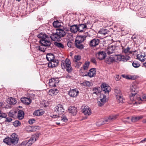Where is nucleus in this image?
Masks as SVG:
<instances>
[{"label":"nucleus","mask_w":146,"mask_h":146,"mask_svg":"<svg viewBox=\"0 0 146 146\" xmlns=\"http://www.w3.org/2000/svg\"><path fill=\"white\" fill-rule=\"evenodd\" d=\"M66 33V32L64 30L60 29H58L55 33L51 35L50 37L53 41H59L65 35Z\"/></svg>","instance_id":"f257e3e1"},{"label":"nucleus","mask_w":146,"mask_h":146,"mask_svg":"<svg viewBox=\"0 0 146 146\" xmlns=\"http://www.w3.org/2000/svg\"><path fill=\"white\" fill-rule=\"evenodd\" d=\"M19 138L15 133H13L10 137H7L3 140V142L9 145H15L18 142Z\"/></svg>","instance_id":"f03ea898"},{"label":"nucleus","mask_w":146,"mask_h":146,"mask_svg":"<svg viewBox=\"0 0 146 146\" xmlns=\"http://www.w3.org/2000/svg\"><path fill=\"white\" fill-rule=\"evenodd\" d=\"M40 43L41 44V45L36 46V48L37 50H38L40 51L43 52L45 51L47 47H49L51 44L50 41L47 40H42Z\"/></svg>","instance_id":"7ed1b4c3"},{"label":"nucleus","mask_w":146,"mask_h":146,"mask_svg":"<svg viewBox=\"0 0 146 146\" xmlns=\"http://www.w3.org/2000/svg\"><path fill=\"white\" fill-rule=\"evenodd\" d=\"M119 49V47L117 44H110L108 47L107 53L110 54L113 52H118Z\"/></svg>","instance_id":"20e7f679"},{"label":"nucleus","mask_w":146,"mask_h":146,"mask_svg":"<svg viewBox=\"0 0 146 146\" xmlns=\"http://www.w3.org/2000/svg\"><path fill=\"white\" fill-rule=\"evenodd\" d=\"M117 115L110 116L108 117L107 120H105L104 121L101 120L100 121L97 122L96 123V124L97 126H100L101 125L106 123V122L108 121L115 120L117 118Z\"/></svg>","instance_id":"39448f33"},{"label":"nucleus","mask_w":146,"mask_h":146,"mask_svg":"<svg viewBox=\"0 0 146 146\" xmlns=\"http://www.w3.org/2000/svg\"><path fill=\"white\" fill-rule=\"evenodd\" d=\"M131 96H130V99L132 101H135V103H137V102L142 100V98L140 97V96L136 93H131Z\"/></svg>","instance_id":"423d86ee"},{"label":"nucleus","mask_w":146,"mask_h":146,"mask_svg":"<svg viewBox=\"0 0 146 146\" xmlns=\"http://www.w3.org/2000/svg\"><path fill=\"white\" fill-rule=\"evenodd\" d=\"M68 94L70 97L73 98H76L78 95L79 91L77 88L70 89L69 91Z\"/></svg>","instance_id":"0eeeda50"},{"label":"nucleus","mask_w":146,"mask_h":146,"mask_svg":"<svg viewBox=\"0 0 146 146\" xmlns=\"http://www.w3.org/2000/svg\"><path fill=\"white\" fill-rule=\"evenodd\" d=\"M55 111L56 112L58 115H59L62 114L64 112V109L62 105L58 104L55 107Z\"/></svg>","instance_id":"6e6552de"},{"label":"nucleus","mask_w":146,"mask_h":146,"mask_svg":"<svg viewBox=\"0 0 146 146\" xmlns=\"http://www.w3.org/2000/svg\"><path fill=\"white\" fill-rule=\"evenodd\" d=\"M101 87L102 90L104 91L106 94H108L111 90L110 87L105 83H102Z\"/></svg>","instance_id":"1a4fd4ad"},{"label":"nucleus","mask_w":146,"mask_h":146,"mask_svg":"<svg viewBox=\"0 0 146 146\" xmlns=\"http://www.w3.org/2000/svg\"><path fill=\"white\" fill-rule=\"evenodd\" d=\"M106 56V54L105 52L100 51L96 53V57L100 60L104 59Z\"/></svg>","instance_id":"9d476101"},{"label":"nucleus","mask_w":146,"mask_h":146,"mask_svg":"<svg viewBox=\"0 0 146 146\" xmlns=\"http://www.w3.org/2000/svg\"><path fill=\"white\" fill-rule=\"evenodd\" d=\"M82 113L86 115H89L92 113L91 110L90 108L88 106L84 107L82 110Z\"/></svg>","instance_id":"9b49d317"},{"label":"nucleus","mask_w":146,"mask_h":146,"mask_svg":"<svg viewBox=\"0 0 146 146\" xmlns=\"http://www.w3.org/2000/svg\"><path fill=\"white\" fill-rule=\"evenodd\" d=\"M38 138V137L37 135H33L29 140H27L28 146H31L34 142L36 141Z\"/></svg>","instance_id":"f8f14e48"},{"label":"nucleus","mask_w":146,"mask_h":146,"mask_svg":"<svg viewBox=\"0 0 146 146\" xmlns=\"http://www.w3.org/2000/svg\"><path fill=\"white\" fill-rule=\"evenodd\" d=\"M88 35V33L86 32L85 35L79 36L77 37V40L75 41L82 43L86 40Z\"/></svg>","instance_id":"ddd939ff"},{"label":"nucleus","mask_w":146,"mask_h":146,"mask_svg":"<svg viewBox=\"0 0 146 146\" xmlns=\"http://www.w3.org/2000/svg\"><path fill=\"white\" fill-rule=\"evenodd\" d=\"M37 37L38 38H41V39L39 41L40 42H41L40 41L42 40H45L47 41H50L49 37L48 36L45 34H43L42 33L39 34L38 35Z\"/></svg>","instance_id":"4468645a"},{"label":"nucleus","mask_w":146,"mask_h":146,"mask_svg":"<svg viewBox=\"0 0 146 146\" xmlns=\"http://www.w3.org/2000/svg\"><path fill=\"white\" fill-rule=\"evenodd\" d=\"M96 73V69L95 68H92L89 70L87 73V75L90 78L95 76Z\"/></svg>","instance_id":"2eb2a0df"},{"label":"nucleus","mask_w":146,"mask_h":146,"mask_svg":"<svg viewBox=\"0 0 146 146\" xmlns=\"http://www.w3.org/2000/svg\"><path fill=\"white\" fill-rule=\"evenodd\" d=\"M99 42V40L98 39H94L91 40L89 43L90 46L94 47L98 45Z\"/></svg>","instance_id":"dca6fc26"},{"label":"nucleus","mask_w":146,"mask_h":146,"mask_svg":"<svg viewBox=\"0 0 146 146\" xmlns=\"http://www.w3.org/2000/svg\"><path fill=\"white\" fill-rule=\"evenodd\" d=\"M21 102L23 104L28 105L31 102V100L29 98L24 97L21 98Z\"/></svg>","instance_id":"f3484780"},{"label":"nucleus","mask_w":146,"mask_h":146,"mask_svg":"<svg viewBox=\"0 0 146 146\" xmlns=\"http://www.w3.org/2000/svg\"><path fill=\"white\" fill-rule=\"evenodd\" d=\"M69 112L73 115H74L76 114L77 110L76 107L74 106H70L68 109Z\"/></svg>","instance_id":"a211bd4d"},{"label":"nucleus","mask_w":146,"mask_h":146,"mask_svg":"<svg viewBox=\"0 0 146 146\" xmlns=\"http://www.w3.org/2000/svg\"><path fill=\"white\" fill-rule=\"evenodd\" d=\"M86 25L84 24H79L78 26V31L80 32H84L85 29H86Z\"/></svg>","instance_id":"6ab92c4d"},{"label":"nucleus","mask_w":146,"mask_h":146,"mask_svg":"<svg viewBox=\"0 0 146 146\" xmlns=\"http://www.w3.org/2000/svg\"><path fill=\"white\" fill-rule=\"evenodd\" d=\"M146 55L145 53H141L140 54H138L137 55V57L138 60L141 62L145 61V57Z\"/></svg>","instance_id":"aec40b11"},{"label":"nucleus","mask_w":146,"mask_h":146,"mask_svg":"<svg viewBox=\"0 0 146 146\" xmlns=\"http://www.w3.org/2000/svg\"><path fill=\"white\" fill-rule=\"evenodd\" d=\"M143 117L142 116H133L131 117V122L135 123L138 121L140 119H142Z\"/></svg>","instance_id":"412c9836"},{"label":"nucleus","mask_w":146,"mask_h":146,"mask_svg":"<svg viewBox=\"0 0 146 146\" xmlns=\"http://www.w3.org/2000/svg\"><path fill=\"white\" fill-rule=\"evenodd\" d=\"M56 80H58V79L52 78L50 79L49 80V84L50 86L51 87H55L56 86V83H57V82H56Z\"/></svg>","instance_id":"4be33fe9"},{"label":"nucleus","mask_w":146,"mask_h":146,"mask_svg":"<svg viewBox=\"0 0 146 146\" xmlns=\"http://www.w3.org/2000/svg\"><path fill=\"white\" fill-rule=\"evenodd\" d=\"M46 58L48 61H52L54 59V56L53 54L49 53L46 54Z\"/></svg>","instance_id":"5701e85b"},{"label":"nucleus","mask_w":146,"mask_h":146,"mask_svg":"<svg viewBox=\"0 0 146 146\" xmlns=\"http://www.w3.org/2000/svg\"><path fill=\"white\" fill-rule=\"evenodd\" d=\"M115 62L113 55H111L105 60V62L108 64H110L111 62Z\"/></svg>","instance_id":"b1692460"},{"label":"nucleus","mask_w":146,"mask_h":146,"mask_svg":"<svg viewBox=\"0 0 146 146\" xmlns=\"http://www.w3.org/2000/svg\"><path fill=\"white\" fill-rule=\"evenodd\" d=\"M70 31L73 33H75L78 31V26L74 25L71 26L70 27Z\"/></svg>","instance_id":"393cba45"},{"label":"nucleus","mask_w":146,"mask_h":146,"mask_svg":"<svg viewBox=\"0 0 146 146\" xmlns=\"http://www.w3.org/2000/svg\"><path fill=\"white\" fill-rule=\"evenodd\" d=\"M75 45L78 48L81 50L84 48V46L82 43L75 41Z\"/></svg>","instance_id":"a878e982"},{"label":"nucleus","mask_w":146,"mask_h":146,"mask_svg":"<svg viewBox=\"0 0 146 146\" xmlns=\"http://www.w3.org/2000/svg\"><path fill=\"white\" fill-rule=\"evenodd\" d=\"M130 57L127 55H120V61L126 62L127 60L130 59Z\"/></svg>","instance_id":"bb28decb"},{"label":"nucleus","mask_w":146,"mask_h":146,"mask_svg":"<svg viewBox=\"0 0 146 146\" xmlns=\"http://www.w3.org/2000/svg\"><path fill=\"white\" fill-rule=\"evenodd\" d=\"M7 102L10 104H15L16 103L15 99L12 97H10L7 100Z\"/></svg>","instance_id":"cd10ccee"},{"label":"nucleus","mask_w":146,"mask_h":146,"mask_svg":"<svg viewBox=\"0 0 146 146\" xmlns=\"http://www.w3.org/2000/svg\"><path fill=\"white\" fill-rule=\"evenodd\" d=\"M24 112L21 110L19 111L18 112L17 117L19 119H22L24 117Z\"/></svg>","instance_id":"c85d7f7f"},{"label":"nucleus","mask_w":146,"mask_h":146,"mask_svg":"<svg viewBox=\"0 0 146 146\" xmlns=\"http://www.w3.org/2000/svg\"><path fill=\"white\" fill-rule=\"evenodd\" d=\"M114 93L115 95V96H119L122 94V92L120 89L117 87L115 88Z\"/></svg>","instance_id":"c756f323"},{"label":"nucleus","mask_w":146,"mask_h":146,"mask_svg":"<svg viewBox=\"0 0 146 146\" xmlns=\"http://www.w3.org/2000/svg\"><path fill=\"white\" fill-rule=\"evenodd\" d=\"M44 113V112L41 110H37L35 111L33 113V115L36 116H39L42 115Z\"/></svg>","instance_id":"7c9ffc66"},{"label":"nucleus","mask_w":146,"mask_h":146,"mask_svg":"<svg viewBox=\"0 0 146 146\" xmlns=\"http://www.w3.org/2000/svg\"><path fill=\"white\" fill-rule=\"evenodd\" d=\"M100 88L95 87L93 88L92 90V93L93 94H95L97 95H98L100 92Z\"/></svg>","instance_id":"2f4dec72"},{"label":"nucleus","mask_w":146,"mask_h":146,"mask_svg":"<svg viewBox=\"0 0 146 146\" xmlns=\"http://www.w3.org/2000/svg\"><path fill=\"white\" fill-rule=\"evenodd\" d=\"M62 22H60L58 21H54L53 23V25L54 27L56 28L59 27L61 26Z\"/></svg>","instance_id":"473e14b6"},{"label":"nucleus","mask_w":146,"mask_h":146,"mask_svg":"<svg viewBox=\"0 0 146 146\" xmlns=\"http://www.w3.org/2000/svg\"><path fill=\"white\" fill-rule=\"evenodd\" d=\"M17 112L15 110H11L9 113V115L11 117H14L16 116Z\"/></svg>","instance_id":"72a5a7b5"},{"label":"nucleus","mask_w":146,"mask_h":146,"mask_svg":"<svg viewBox=\"0 0 146 146\" xmlns=\"http://www.w3.org/2000/svg\"><path fill=\"white\" fill-rule=\"evenodd\" d=\"M118 102L119 103H122L123 102L124 100L123 98L122 94L119 96H116Z\"/></svg>","instance_id":"f704fd0d"},{"label":"nucleus","mask_w":146,"mask_h":146,"mask_svg":"<svg viewBox=\"0 0 146 146\" xmlns=\"http://www.w3.org/2000/svg\"><path fill=\"white\" fill-rule=\"evenodd\" d=\"M90 62L88 61H86L84 64L83 68L84 70H87L89 67Z\"/></svg>","instance_id":"c9c22d12"},{"label":"nucleus","mask_w":146,"mask_h":146,"mask_svg":"<svg viewBox=\"0 0 146 146\" xmlns=\"http://www.w3.org/2000/svg\"><path fill=\"white\" fill-rule=\"evenodd\" d=\"M113 56L115 62H117L120 61V55L114 54Z\"/></svg>","instance_id":"e433bc0d"},{"label":"nucleus","mask_w":146,"mask_h":146,"mask_svg":"<svg viewBox=\"0 0 146 146\" xmlns=\"http://www.w3.org/2000/svg\"><path fill=\"white\" fill-rule=\"evenodd\" d=\"M108 32V30L106 29H101V31H99L98 33L101 34H103L105 35L106 34H107Z\"/></svg>","instance_id":"4c0bfd02"},{"label":"nucleus","mask_w":146,"mask_h":146,"mask_svg":"<svg viewBox=\"0 0 146 146\" xmlns=\"http://www.w3.org/2000/svg\"><path fill=\"white\" fill-rule=\"evenodd\" d=\"M54 44L55 46H56L59 48H64V45L61 43L58 42H54Z\"/></svg>","instance_id":"58836bf2"},{"label":"nucleus","mask_w":146,"mask_h":146,"mask_svg":"<svg viewBox=\"0 0 146 146\" xmlns=\"http://www.w3.org/2000/svg\"><path fill=\"white\" fill-rule=\"evenodd\" d=\"M133 66L135 68L139 67L140 65V64L138 62L134 61L132 63Z\"/></svg>","instance_id":"ea45409f"},{"label":"nucleus","mask_w":146,"mask_h":146,"mask_svg":"<svg viewBox=\"0 0 146 146\" xmlns=\"http://www.w3.org/2000/svg\"><path fill=\"white\" fill-rule=\"evenodd\" d=\"M130 48L129 47H127L126 48H123V52L125 54H127L129 52V53H131V51H129Z\"/></svg>","instance_id":"a19ab883"},{"label":"nucleus","mask_w":146,"mask_h":146,"mask_svg":"<svg viewBox=\"0 0 146 146\" xmlns=\"http://www.w3.org/2000/svg\"><path fill=\"white\" fill-rule=\"evenodd\" d=\"M83 86H90L91 85V83L89 81H86L81 83Z\"/></svg>","instance_id":"79ce46f5"},{"label":"nucleus","mask_w":146,"mask_h":146,"mask_svg":"<svg viewBox=\"0 0 146 146\" xmlns=\"http://www.w3.org/2000/svg\"><path fill=\"white\" fill-rule=\"evenodd\" d=\"M52 62L53 68L55 67L58 65V60L54 59Z\"/></svg>","instance_id":"37998d69"},{"label":"nucleus","mask_w":146,"mask_h":146,"mask_svg":"<svg viewBox=\"0 0 146 146\" xmlns=\"http://www.w3.org/2000/svg\"><path fill=\"white\" fill-rule=\"evenodd\" d=\"M81 59V57L79 55H75L74 59V61L76 62H78Z\"/></svg>","instance_id":"c03bdc74"},{"label":"nucleus","mask_w":146,"mask_h":146,"mask_svg":"<svg viewBox=\"0 0 146 146\" xmlns=\"http://www.w3.org/2000/svg\"><path fill=\"white\" fill-rule=\"evenodd\" d=\"M21 122L19 121L16 120L13 122V125L15 127H17L21 125Z\"/></svg>","instance_id":"a18cd8bd"},{"label":"nucleus","mask_w":146,"mask_h":146,"mask_svg":"<svg viewBox=\"0 0 146 146\" xmlns=\"http://www.w3.org/2000/svg\"><path fill=\"white\" fill-rule=\"evenodd\" d=\"M50 91L54 95H56L58 92V91L57 89H51Z\"/></svg>","instance_id":"49530a36"},{"label":"nucleus","mask_w":146,"mask_h":146,"mask_svg":"<svg viewBox=\"0 0 146 146\" xmlns=\"http://www.w3.org/2000/svg\"><path fill=\"white\" fill-rule=\"evenodd\" d=\"M7 114L1 112L0 110V119L2 118H5L7 117Z\"/></svg>","instance_id":"de8ad7c7"},{"label":"nucleus","mask_w":146,"mask_h":146,"mask_svg":"<svg viewBox=\"0 0 146 146\" xmlns=\"http://www.w3.org/2000/svg\"><path fill=\"white\" fill-rule=\"evenodd\" d=\"M61 120L63 122H67L68 119L66 116L65 115H63L61 117Z\"/></svg>","instance_id":"09e8293b"},{"label":"nucleus","mask_w":146,"mask_h":146,"mask_svg":"<svg viewBox=\"0 0 146 146\" xmlns=\"http://www.w3.org/2000/svg\"><path fill=\"white\" fill-rule=\"evenodd\" d=\"M123 121L125 123H129L131 121V119L129 117H127L126 118H125L123 119Z\"/></svg>","instance_id":"8fccbe9b"},{"label":"nucleus","mask_w":146,"mask_h":146,"mask_svg":"<svg viewBox=\"0 0 146 146\" xmlns=\"http://www.w3.org/2000/svg\"><path fill=\"white\" fill-rule=\"evenodd\" d=\"M100 98L102 99L103 103H105L106 102V97L105 95L102 94L100 96Z\"/></svg>","instance_id":"3c124183"},{"label":"nucleus","mask_w":146,"mask_h":146,"mask_svg":"<svg viewBox=\"0 0 146 146\" xmlns=\"http://www.w3.org/2000/svg\"><path fill=\"white\" fill-rule=\"evenodd\" d=\"M65 63L66 65V67H68L71 66V62L70 60L68 58H66L65 61Z\"/></svg>","instance_id":"603ef678"},{"label":"nucleus","mask_w":146,"mask_h":146,"mask_svg":"<svg viewBox=\"0 0 146 146\" xmlns=\"http://www.w3.org/2000/svg\"><path fill=\"white\" fill-rule=\"evenodd\" d=\"M61 65L63 69H64L66 68V65L65 61L62 60L61 61Z\"/></svg>","instance_id":"864d4df0"},{"label":"nucleus","mask_w":146,"mask_h":146,"mask_svg":"<svg viewBox=\"0 0 146 146\" xmlns=\"http://www.w3.org/2000/svg\"><path fill=\"white\" fill-rule=\"evenodd\" d=\"M136 90V86H134L132 85L131 86L130 88V91L131 92H134V93H135V91Z\"/></svg>","instance_id":"5fc2aeb1"},{"label":"nucleus","mask_w":146,"mask_h":146,"mask_svg":"<svg viewBox=\"0 0 146 146\" xmlns=\"http://www.w3.org/2000/svg\"><path fill=\"white\" fill-rule=\"evenodd\" d=\"M66 71L68 73L71 72L72 70V68L71 66H69L68 67H66Z\"/></svg>","instance_id":"6e6d98bb"},{"label":"nucleus","mask_w":146,"mask_h":146,"mask_svg":"<svg viewBox=\"0 0 146 146\" xmlns=\"http://www.w3.org/2000/svg\"><path fill=\"white\" fill-rule=\"evenodd\" d=\"M28 146L27 140L24 141L22 142L21 144V146Z\"/></svg>","instance_id":"4d7b16f0"},{"label":"nucleus","mask_w":146,"mask_h":146,"mask_svg":"<svg viewBox=\"0 0 146 146\" xmlns=\"http://www.w3.org/2000/svg\"><path fill=\"white\" fill-rule=\"evenodd\" d=\"M100 101H100L99 100L98 102V105L99 106H100V107L102 106H103V105H104V103H103V102L102 103V102H101Z\"/></svg>","instance_id":"13d9d810"},{"label":"nucleus","mask_w":146,"mask_h":146,"mask_svg":"<svg viewBox=\"0 0 146 146\" xmlns=\"http://www.w3.org/2000/svg\"><path fill=\"white\" fill-rule=\"evenodd\" d=\"M35 120L33 119H29V123L31 124H33V123H35Z\"/></svg>","instance_id":"bf43d9fd"},{"label":"nucleus","mask_w":146,"mask_h":146,"mask_svg":"<svg viewBox=\"0 0 146 146\" xmlns=\"http://www.w3.org/2000/svg\"><path fill=\"white\" fill-rule=\"evenodd\" d=\"M49 62L48 64V66L49 67L53 68L52 65V61H49Z\"/></svg>","instance_id":"052dcab7"},{"label":"nucleus","mask_w":146,"mask_h":146,"mask_svg":"<svg viewBox=\"0 0 146 146\" xmlns=\"http://www.w3.org/2000/svg\"><path fill=\"white\" fill-rule=\"evenodd\" d=\"M141 98L142 100H141V101H146V94L143 95Z\"/></svg>","instance_id":"680f3d73"},{"label":"nucleus","mask_w":146,"mask_h":146,"mask_svg":"<svg viewBox=\"0 0 146 146\" xmlns=\"http://www.w3.org/2000/svg\"><path fill=\"white\" fill-rule=\"evenodd\" d=\"M12 120V119L9 117H7L6 118V120H5L6 121L10 122Z\"/></svg>","instance_id":"e2e57ef3"},{"label":"nucleus","mask_w":146,"mask_h":146,"mask_svg":"<svg viewBox=\"0 0 146 146\" xmlns=\"http://www.w3.org/2000/svg\"><path fill=\"white\" fill-rule=\"evenodd\" d=\"M91 62L94 63L96 64V59L94 58H91Z\"/></svg>","instance_id":"0e129e2a"},{"label":"nucleus","mask_w":146,"mask_h":146,"mask_svg":"<svg viewBox=\"0 0 146 146\" xmlns=\"http://www.w3.org/2000/svg\"><path fill=\"white\" fill-rule=\"evenodd\" d=\"M59 115L56 114V115H50V117L52 118H57L59 117Z\"/></svg>","instance_id":"69168bd1"},{"label":"nucleus","mask_w":146,"mask_h":146,"mask_svg":"<svg viewBox=\"0 0 146 146\" xmlns=\"http://www.w3.org/2000/svg\"><path fill=\"white\" fill-rule=\"evenodd\" d=\"M72 45V43L71 42H68L67 45L69 47L71 48Z\"/></svg>","instance_id":"338daca9"},{"label":"nucleus","mask_w":146,"mask_h":146,"mask_svg":"<svg viewBox=\"0 0 146 146\" xmlns=\"http://www.w3.org/2000/svg\"><path fill=\"white\" fill-rule=\"evenodd\" d=\"M72 77V76H70L69 74H67L66 78L69 79V78H71Z\"/></svg>","instance_id":"774afa93"}]
</instances>
